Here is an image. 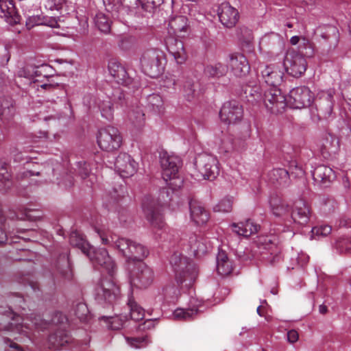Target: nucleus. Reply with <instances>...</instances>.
I'll return each instance as SVG.
<instances>
[{"label": "nucleus", "instance_id": "cd10ccee", "mask_svg": "<svg viewBox=\"0 0 351 351\" xmlns=\"http://www.w3.org/2000/svg\"><path fill=\"white\" fill-rule=\"evenodd\" d=\"M313 178L317 184H327L335 178V175L330 167L326 165H319L314 169Z\"/></svg>", "mask_w": 351, "mask_h": 351}, {"label": "nucleus", "instance_id": "e433bc0d", "mask_svg": "<svg viewBox=\"0 0 351 351\" xmlns=\"http://www.w3.org/2000/svg\"><path fill=\"white\" fill-rule=\"evenodd\" d=\"M128 306L130 309V318L134 321H140L144 318V309L131 296L128 298Z\"/></svg>", "mask_w": 351, "mask_h": 351}, {"label": "nucleus", "instance_id": "39448f33", "mask_svg": "<svg viewBox=\"0 0 351 351\" xmlns=\"http://www.w3.org/2000/svg\"><path fill=\"white\" fill-rule=\"evenodd\" d=\"M163 57L164 53L160 49L149 48L145 50L141 58L144 73L152 78L158 77L162 72L161 61Z\"/></svg>", "mask_w": 351, "mask_h": 351}, {"label": "nucleus", "instance_id": "c85d7f7f", "mask_svg": "<svg viewBox=\"0 0 351 351\" xmlns=\"http://www.w3.org/2000/svg\"><path fill=\"white\" fill-rule=\"evenodd\" d=\"M0 10L3 14L7 23L15 25L20 23L21 16L16 10V8L11 1L0 0Z\"/></svg>", "mask_w": 351, "mask_h": 351}, {"label": "nucleus", "instance_id": "f03ea898", "mask_svg": "<svg viewBox=\"0 0 351 351\" xmlns=\"http://www.w3.org/2000/svg\"><path fill=\"white\" fill-rule=\"evenodd\" d=\"M170 263L175 272L177 284L171 282L163 288V294L166 298L173 300L180 294L179 286L186 281H189L188 285H191L197 278L198 270L195 263L179 253L171 256Z\"/></svg>", "mask_w": 351, "mask_h": 351}, {"label": "nucleus", "instance_id": "338daca9", "mask_svg": "<svg viewBox=\"0 0 351 351\" xmlns=\"http://www.w3.org/2000/svg\"><path fill=\"white\" fill-rule=\"evenodd\" d=\"M58 86V84H54L51 82H49V83H45L40 86V87L43 90H47L49 91H52L54 89L57 88Z\"/></svg>", "mask_w": 351, "mask_h": 351}, {"label": "nucleus", "instance_id": "de8ad7c7", "mask_svg": "<svg viewBox=\"0 0 351 351\" xmlns=\"http://www.w3.org/2000/svg\"><path fill=\"white\" fill-rule=\"evenodd\" d=\"M75 315L82 321L86 322L87 316L89 313L88 309L86 304L78 303L75 308Z\"/></svg>", "mask_w": 351, "mask_h": 351}, {"label": "nucleus", "instance_id": "13d9d810", "mask_svg": "<svg viewBox=\"0 0 351 351\" xmlns=\"http://www.w3.org/2000/svg\"><path fill=\"white\" fill-rule=\"evenodd\" d=\"M123 66L115 60H111L108 64V70L112 77L122 69Z\"/></svg>", "mask_w": 351, "mask_h": 351}, {"label": "nucleus", "instance_id": "a211bd4d", "mask_svg": "<svg viewBox=\"0 0 351 351\" xmlns=\"http://www.w3.org/2000/svg\"><path fill=\"white\" fill-rule=\"evenodd\" d=\"M114 166L121 177L133 176L137 170V163L126 153H120L117 157Z\"/></svg>", "mask_w": 351, "mask_h": 351}, {"label": "nucleus", "instance_id": "f257e3e1", "mask_svg": "<svg viewBox=\"0 0 351 351\" xmlns=\"http://www.w3.org/2000/svg\"><path fill=\"white\" fill-rule=\"evenodd\" d=\"M94 265L100 266L106 271L108 277H103L96 288L99 302L112 304L119 294V288L114 282V276L117 271L114 261L105 248L92 249L90 255H86Z\"/></svg>", "mask_w": 351, "mask_h": 351}, {"label": "nucleus", "instance_id": "69168bd1", "mask_svg": "<svg viewBox=\"0 0 351 351\" xmlns=\"http://www.w3.org/2000/svg\"><path fill=\"white\" fill-rule=\"evenodd\" d=\"M14 106L13 100L11 98H5L0 101V108L6 109Z\"/></svg>", "mask_w": 351, "mask_h": 351}, {"label": "nucleus", "instance_id": "423d86ee", "mask_svg": "<svg viewBox=\"0 0 351 351\" xmlns=\"http://www.w3.org/2000/svg\"><path fill=\"white\" fill-rule=\"evenodd\" d=\"M216 157L208 154H199L195 160V166L199 175L204 180H214L219 174V169Z\"/></svg>", "mask_w": 351, "mask_h": 351}, {"label": "nucleus", "instance_id": "6e6552de", "mask_svg": "<svg viewBox=\"0 0 351 351\" xmlns=\"http://www.w3.org/2000/svg\"><path fill=\"white\" fill-rule=\"evenodd\" d=\"M97 140L100 149L108 152L118 149L122 143L121 133L117 128L112 126L100 129Z\"/></svg>", "mask_w": 351, "mask_h": 351}, {"label": "nucleus", "instance_id": "a18cd8bd", "mask_svg": "<svg viewBox=\"0 0 351 351\" xmlns=\"http://www.w3.org/2000/svg\"><path fill=\"white\" fill-rule=\"evenodd\" d=\"M299 50L301 53L306 57H312L314 54V49L312 43L303 38L302 43L300 44Z\"/></svg>", "mask_w": 351, "mask_h": 351}, {"label": "nucleus", "instance_id": "f8f14e48", "mask_svg": "<svg viewBox=\"0 0 351 351\" xmlns=\"http://www.w3.org/2000/svg\"><path fill=\"white\" fill-rule=\"evenodd\" d=\"M261 101L265 108L274 114L281 113L287 106L285 97L280 90L276 88H269L265 90Z\"/></svg>", "mask_w": 351, "mask_h": 351}, {"label": "nucleus", "instance_id": "20e7f679", "mask_svg": "<svg viewBox=\"0 0 351 351\" xmlns=\"http://www.w3.org/2000/svg\"><path fill=\"white\" fill-rule=\"evenodd\" d=\"M160 162L162 169V177L167 185L173 190L180 188L182 184V179L178 176L181 165L180 158L162 151L160 152Z\"/></svg>", "mask_w": 351, "mask_h": 351}, {"label": "nucleus", "instance_id": "bb28decb", "mask_svg": "<svg viewBox=\"0 0 351 351\" xmlns=\"http://www.w3.org/2000/svg\"><path fill=\"white\" fill-rule=\"evenodd\" d=\"M230 226L234 232L245 237L256 234L260 229V226L254 223L250 219L239 223H233Z\"/></svg>", "mask_w": 351, "mask_h": 351}, {"label": "nucleus", "instance_id": "9d476101", "mask_svg": "<svg viewBox=\"0 0 351 351\" xmlns=\"http://www.w3.org/2000/svg\"><path fill=\"white\" fill-rule=\"evenodd\" d=\"M119 252L128 261H141L149 254L144 245L127 238L120 241Z\"/></svg>", "mask_w": 351, "mask_h": 351}, {"label": "nucleus", "instance_id": "2f4dec72", "mask_svg": "<svg viewBox=\"0 0 351 351\" xmlns=\"http://www.w3.org/2000/svg\"><path fill=\"white\" fill-rule=\"evenodd\" d=\"M267 176L270 182L280 186L287 184L289 180L288 171L282 168L274 169L268 173Z\"/></svg>", "mask_w": 351, "mask_h": 351}, {"label": "nucleus", "instance_id": "473e14b6", "mask_svg": "<svg viewBox=\"0 0 351 351\" xmlns=\"http://www.w3.org/2000/svg\"><path fill=\"white\" fill-rule=\"evenodd\" d=\"M217 270L221 276H227L232 271V263L223 252H219L217 256Z\"/></svg>", "mask_w": 351, "mask_h": 351}, {"label": "nucleus", "instance_id": "9b49d317", "mask_svg": "<svg viewBox=\"0 0 351 351\" xmlns=\"http://www.w3.org/2000/svg\"><path fill=\"white\" fill-rule=\"evenodd\" d=\"M283 64L286 71L295 77L302 76L307 67V62L303 55L294 50L287 52Z\"/></svg>", "mask_w": 351, "mask_h": 351}, {"label": "nucleus", "instance_id": "a878e982", "mask_svg": "<svg viewBox=\"0 0 351 351\" xmlns=\"http://www.w3.org/2000/svg\"><path fill=\"white\" fill-rule=\"evenodd\" d=\"M95 230L99 237L103 245L113 247L119 250L120 241L124 239L123 237H119L114 234L110 230L104 227H95Z\"/></svg>", "mask_w": 351, "mask_h": 351}, {"label": "nucleus", "instance_id": "aec40b11", "mask_svg": "<svg viewBox=\"0 0 351 351\" xmlns=\"http://www.w3.org/2000/svg\"><path fill=\"white\" fill-rule=\"evenodd\" d=\"M189 29L188 19L184 16H176L172 17L168 25V33L172 36L185 37Z\"/></svg>", "mask_w": 351, "mask_h": 351}, {"label": "nucleus", "instance_id": "f3484780", "mask_svg": "<svg viewBox=\"0 0 351 351\" xmlns=\"http://www.w3.org/2000/svg\"><path fill=\"white\" fill-rule=\"evenodd\" d=\"M218 16L221 24L228 28L233 27L239 19L238 10L228 2L220 4L217 10Z\"/></svg>", "mask_w": 351, "mask_h": 351}, {"label": "nucleus", "instance_id": "79ce46f5", "mask_svg": "<svg viewBox=\"0 0 351 351\" xmlns=\"http://www.w3.org/2000/svg\"><path fill=\"white\" fill-rule=\"evenodd\" d=\"M233 198L226 197L221 199L213 208L215 212L229 213L232 209Z\"/></svg>", "mask_w": 351, "mask_h": 351}, {"label": "nucleus", "instance_id": "6ab92c4d", "mask_svg": "<svg viewBox=\"0 0 351 351\" xmlns=\"http://www.w3.org/2000/svg\"><path fill=\"white\" fill-rule=\"evenodd\" d=\"M231 71L236 77H242L247 75L250 66L245 56L239 53H232L229 56V62Z\"/></svg>", "mask_w": 351, "mask_h": 351}, {"label": "nucleus", "instance_id": "0eeeda50", "mask_svg": "<svg viewBox=\"0 0 351 351\" xmlns=\"http://www.w3.org/2000/svg\"><path fill=\"white\" fill-rule=\"evenodd\" d=\"M335 90L329 89L319 92L311 107V113L319 119H327L330 116L333 109Z\"/></svg>", "mask_w": 351, "mask_h": 351}, {"label": "nucleus", "instance_id": "5fc2aeb1", "mask_svg": "<svg viewBox=\"0 0 351 351\" xmlns=\"http://www.w3.org/2000/svg\"><path fill=\"white\" fill-rule=\"evenodd\" d=\"M64 2V0H43V5L49 10H58Z\"/></svg>", "mask_w": 351, "mask_h": 351}, {"label": "nucleus", "instance_id": "4c0bfd02", "mask_svg": "<svg viewBox=\"0 0 351 351\" xmlns=\"http://www.w3.org/2000/svg\"><path fill=\"white\" fill-rule=\"evenodd\" d=\"M98 107L101 116L106 119L110 121L113 119L114 108L113 104L110 98L99 101Z\"/></svg>", "mask_w": 351, "mask_h": 351}, {"label": "nucleus", "instance_id": "bf43d9fd", "mask_svg": "<svg viewBox=\"0 0 351 351\" xmlns=\"http://www.w3.org/2000/svg\"><path fill=\"white\" fill-rule=\"evenodd\" d=\"M15 114V108L12 106L6 109L0 108V116H2L5 119H12Z\"/></svg>", "mask_w": 351, "mask_h": 351}, {"label": "nucleus", "instance_id": "1a4fd4ad", "mask_svg": "<svg viewBox=\"0 0 351 351\" xmlns=\"http://www.w3.org/2000/svg\"><path fill=\"white\" fill-rule=\"evenodd\" d=\"M142 208L147 220L153 228L162 229L165 226L161 203L153 198L145 197Z\"/></svg>", "mask_w": 351, "mask_h": 351}, {"label": "nucleus", "instance_id": "c9c22d12", "mask_svg": "<svg viewBox=\"0 0 351 351\" xmlns=\"http://www.w3.org/2000/svg\"><path fill=\"white\" fill-rule=\"evenodd\" d=\"M70 243L79 249L86 255H90L92 246L77 232H72L70 236Z\"/></svg>", "mask_w": 351, "mask_h": 351}, {"label": "nucleus", "instance_id": "680f3d73", "mask_svg": "<svg viewBox=\"0 0 351 351\" xmlns=\"http://www.w3.org/2000/svg\"><path fill=\"white\" fill-rule=\"evenodd\" d=\"M299 339L298 332L295 330H290L287 332V340L290 343H294Z\"/></svg>", "mask_w": 351, "mask_h": 351}, {"label": "nucleus", "instance_id": "7ed1b4c3", "mask_svg": "<svg viewBox=\"0 0 351 351\" xmlns=\"http://www.w3.org/2000/svg\"><path fill=\"white\" fill-rule=\"evenodd\" d=\"M7 317L11 319V322L7 325L0 323V331H16L29 337L33 328L44 330L49 325L48 322L43 319L38 315L31 314L29 317L22 319L11 308H9V311L7 312Z\"/></svg>", "mask_w": 351, "mask_h": 351}, {"label": "nucleus", "instance_id": "2eb2a0df", "mask_svg": "<svg viewBox=\"0 0 351 351\" xmlns=\"http://www.w3.org/2000/svg\"><path fill=\"white\" fill-rule=\"evenodd\" d=\"M182 241L183 245L195 256L206 254L210 247L206 239L200 234L190 233Z\"/></svg>", "mask_w": 351, "mask_h": 351}, {"label": "nucleus", "instance_id": "393cba45", "mask_svg": "<svg viewBox=\"0 0 351 351\" xmlns=\"http://www.w3.org/2000/svg\"><path fill=\"white\" fill-rule=\"evenodd\" d=\"M191 220L197 225H204L209 219V214L198 202L191 200L189 202Z\"/></svg>", "mask_w": 351, "mask_h": 351}, {"label": "nucleus", "instance_id": "09e8293b", "mask_svg": "<svg viewBox=\"0 0 351 351\" xmlns=\"http://www.w3.org/2000/svg\"><path fill=\"white\" fill-rule=\"evenodd\" d=\"M332 228L328 225H321L313 228L311 232L313 237H326L331 233Z\"/></svg>", "mask_w": 351, "mask_h": 351}, {"label": "nucleus", "instance_id": "72a5a7b5", "mask_svg": "<svg viewBox=\"0 0 351 351\" xmlns=\"http://www.w3.org/2000/svg\"><path fill=\"white\" fill-rule=\"evenodd\" d=\"M199 313L197 306L189 308H178L173 312V317L177 320L190 321L195 319Z\"/></svg>", "mask_w": 351, "mask_h": 351}, {"label": "nucleus", "instance_id": "a19ab883", "mask_svg": "<svg viewBox=\"0 0 351 351\" xmlns=\"http://www.w3.org/2000/svg\"><path fill=\"white\" fill-rule=\"evenodd\" d=\"M95 23L101 32L104 33L110 32V21L104 14L101 12L97 14L95 18Z\"/></svg>", "mask_w": 351, "mask_h": 351}, {"label": "nucleus", "instance_id": "0e129e2a", "mask_svg": "<svg viewBox=\"0 0 351 351\" xmlns=\"http://www.w3.org/2000/svg\"><path fill=\"white\" fill-rule=\"evenodd\" d=\"M9 303L16 308L17 307H22L21 304L24 303V300L22 297L16 295L9 300Z\"/></svg>", "mask_w": 351, "mask_h": 351}, {"label": "nucleus", "instance_id": "864d4df0", "mask_svg": "<svg viewBox=\"0 0 351 351\" xmlns=\"http://www.w3.org/2000/svg\"><path fill=\"white\" fill-rule=\"evenodd\" d=\"M110 327L112 330H119L120 329L123 325V323L128 319V317L126 315L125 316H116L113 317H110Z\"/></svg>", "mask_w": 351, "mask_h": 351}, {"label": "nucleus", "instance_id": "4468645a", "mask_svg": "<svg viewBox=\"0 0 351 351\" xmlns=\"http://www.w3.org/2000/svg\"><path fill=\"white\" fill-rule=\"evenodd\" d=\"M313 94L306 86H299L289 92L288 102L293 108H303L311 105Z\"/></svg>", "mask_w": 351, "mask_h": 351}, {"label": "nucleus", "instance_id": "603ef678", "mask_svg": "<svg viewBox=\"0 0 351 351\" xmlns=\"http://www.w3.org/2000/svg\"><path fill=\"white\" fill-rule=\"evenodd\" d=\"M271 41L274 45L282 44V38H280V35L274 33H271L264 36L261 40V44L263 45H269Z\"/></svg>", "mask_w": 351, "mask_h": 351}, {"label": "nucleus", "instance_id": "4be33fe9", "mask_svg": "<svg viewBox=\"0 0 351 351\" xmlns=\"http://www.w3.org/2000/svg\"><path fill=\"white\" fill-rule=\"evenodd\" d=\"M310 215L309 207L305 202L299 200L295 202L291 215L294 223L302 226L306 225L309 221Z\"/></svg>", "mask_w": 351, "mask_h": 351}, {"label": "nucleus", "instance_id": "49530a36", "mask_svg": "<svg viewBox=\"0 0 351 351\" xmlns=\"http://www.w3.org/2000/svg\"><path fill=\"white\" fill-rule=\"evenodd\" d=\"M148 105L152 108L154 111H160L162 106L163 101L162 97L157 94H152L147 97Z\"/></svg>", "mask_w": 351, "mask_h": 351}, {"label": "nucleus", "instance_id": "f704fd0d", "mask_svg": "<svg viewBox=\"0 0 351 351\" xmlns=\"http://www.w3.org/2000/svg\"><path fill=\"white\" fill-rule=\"evenodd\" d=\"M269 204L273 214L276 216H282L288 211L287 204L277 195L271 196Z\"/></svg>", "mask_w": 351, "mask_h": 351}, {"label": "nucleus", "instance_id": "c03bdc74", "mask_svg": "<svg viewBox=\"0 0 351 351\" xmlns=\"http://www.w3.org/2000/svg\"><path fill=\"white\" fill-rule=\"evenodd\" d=\"M128 343L132 348H141L145 347L149 343V340L147 336L126 337Z\"/></svg>", "mask_w": 351, "mask_h": 351}, {"label": "nucleus", "instance_id": "3c124183", "mask_svg": "<svg viewBox=\"0 0 351 351\" xmlns=\"http://www.w3.org/2000/svg\"><path fill=\"white\" fill-rule=\"evenodd\" d=\"M62 262L64 268H60L58 266V270L60 272V274L63 276V278L67 280H70L72 278L73 273L69 260L64 257Z\"/></svg>", "mask_w": 351, "mask_h": 351}, {"label": "nucleus", "instance_id": "4d7b16f0", "mask_svg": "<svg viewBox=\"0 0 351 351\" xmlns=\"http://www.w3.org/2000/svg\"><path fill=\"white\" fill-rule=\"evenodd\" d=\"M250 97H252V101L261 102L262 101L263 95L261 92V88L258 86H254L250 88Z\"/></svg>", "mask_w": 351, "mask_h": 351}, {"label": "nucleus", "instance_id": "412c9836", "mask_svg": "<svg viewBox=\"0 0 351 351\" xmlns=\"http://www.w3.org/2000/svg\"><path fill=\"white\" fill-rule=\"evenodd\" d=\"M261 74L267 84L271 86V88H276L282 82L284 72L279 66L270 64L265 66Z\"/></svg>", "mask_w": 351, "mask_h": 351}, {"label": "nucleus", "instance_id": "052dcab7", "mask_svg": "<svg viewBox=\"0 0 351 351\" xmlns=\"http://www.w3.org/2000/svg\"><path fill=\"white\" fill-rule=\"evenodd\" d=\"M195 85L193 82L191 81H187L184 85V90L188 96V99H189L191 97H193V95L195 93Z\"/></svg>", "mask_w": 351, "mask_h": 351}, {"label": "nucleus", "instance_id": "6e6d98bb", "mask_svg": "<svg viewBox=\"0 0 351 351\" xmlns=\"http://www.w3.org/2000/svg\"><path fill=\"white\" fill-rule=\"evenodd\" d=\"M11 175L8 171V165L0 161V182L5 183L10 180Z\"/></svg>", "mask_w": 351, "mask_h": 351}, {"label": "nucleus", "instance_id": "774afa93", "mask_svg": "<svg viewBox=\"0 0 351 351\" xmlns=\"http://www.w3.org/2000/svg\"><path fill=\"white\" fill-rule=\"evenodd\" d=\"M134 41V38L132 37H125L121 41V47L123 49H127V44L132 43Z\"/></svg>", "mask_w": 351, "mask_h": 351}, {"label": "nucleus", "instance_id": "37998d69", "mask_svg": "<svg viewBox=\"0 0 351 351\" xmlns=\"http://www.w3.org/2000/svg\"><path fill=\"white\" fill-rule=\"evenodd\" d=\"M113 78L118 84L125 86H130L134 82L133 79L129 77L123 66L122 69H120L119 71L113 77Z\"/></svg>", "mask_w": 351, "mask_h": 351}, {"label": "nucleus", "instance_id": "58836bf2", "mask_svg": "<svg viewBox=\"0 0 351 351\" xmlns=\"http://www.w3.org/2000/svg\"><path fill=\"white\" fill-rule=\"evenodd\" d=\"M334 248L341 254H351V239L346 237L338 238L333 245Z\"/></svg>", "mask_w": 351, "mask_h": 351}, {"label": "nucleus", "instance_id": "e2e57ef3", "mask_svg": "<svg viewBox=\"0 0 351 351\" xmlns=\"http://www.w3.org/2000/svg\"><path fill=\"white\" fill-rule=\"evenodd\" d=\"M43 24L52 28L59 27L58 21L54 17H47L45 19Z\"/></svg>", "mask_w": 351, "mask_h": 351}, {"label": "nucleus", "instance_id": "b1692460", "mask_svg": "<svg viewBox=\"0 0 351 351\" xmlns=\"http://www.w3.org/2000/svg\"><path fill=\"white\" fill-rule=\"evenodd\" d=\"M167 49L178 64H183L187 59V53L182 40L169 38L167 41Z\"/></svg>", "mask_w": 351, "mask_h": 351}, {"label": "nucleus", "instance_id": "5701e85b", "mask_svg": "<svg viewBox=\"0 0 351 351\" xmlns=\"http://www.w3.org/2000/svg\"><path fill=\"white\" fill-rule=\"evenodd\" d=\"M339 149V140L335 135L327 134L322 140L319 150L324 158L328 159L335 156Z\"/></svg>", "mask_w": 351, "mask_h": 351}, {"label": "nucleus", "instance_id": "7c9ffc66", "mask_svg": "<svg viewBox=\"0 0 351 351\" xmlns=\"http://www.w3.org/2000/svg\"><path fill=\"white\" fill-rule=\"evenodd\" d=\"M71 340V337L64 330L59 329L49 337L48 341L50 348L59 349L70 343Z\"/></svg>", "mask_w": 351, "mask_h": 351}, {"label": "nucleus", "instance_id": "8fccbe9b", "mask_svg": "<svg viewBox=\"0 0 351 351\" xmlns=\"http://www.w3.org/2000/svg\"><path fill=\"white\" fill-rule=\"evenodd\" d=\"M75 170L82 179H85L88 176H93L90 174L89 165L85 161L78 162Z\"/></svg>", "mask_w": 351, "mask_h": 351}, {"label": "nucleus", "instance_id": "dca6fc26", "mask_svg": "<svg viewBox=\"0 0 351 351\" xmlns=\"http://www.w3.org/2000/svg\"><path fill=\"white\" fill-rule=\"evenodd\" d=\"M154 280V273L151 268L141 262L133 271L131 277L132 285L140 289L147 288Z\"/></svg>", "mask_w": 351, "mask_h": 351}, {"label": "nucleus", "instance_id": "ddd939ff", "mask_svg": "<svg viewBox=\"0 0 351 351\" xmlns=\"http://www.w3.org/2000/svg\"><path fill=\"white\" fill-rule=\"evenodd\" d=\"M243 117V107L238 101L234 100L225 102L219 111L221 121L228 125L236 124L240 122Z\"/></svg>", "mask_w": 351, "mask_h": 351}, {"label": "nucleus", "instance_id": "c756f323", "mask_svg": "<svg viewBox=\"0 0 351 351\" xmlns=\"http://www.w3.org/2000/svg\"><path fill=\"white\" fill-rule=\"evenodd\" d=\"M228 71V66L221 62H213L206 65L204 73L209 78L219 79L225 76Z\"/></svg>", "mask_w": 351, "mask_h": 351}, {"label": "nucleus", "instance_id": "ea45409f", "mask_svg": "<svg viewBox=\"0 0 351 351\" xmlns=\"http://www.w3.org/2000/svg\"><path fill=\"white\" fill-rule=\"evenodd\" d=\"M144 116L143 110L138 107L128 112V118L136 127H141L143 125Z\"/></svg>", "mask_w": 351, "mask_h": 351}]
</instances>
